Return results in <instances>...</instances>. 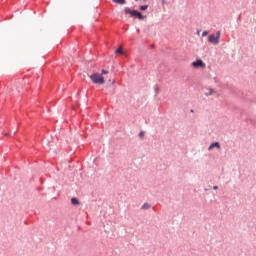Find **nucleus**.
Here are the masks:
<instances>
[{"label": "nucleus", "instance_id": "obj_1", "mask_svg": "<svg viewBox=\"0 0 256 256\" xmlns=\"http://www.w3.org/2000/svg\"><path fill=\"white\" fill-rule=\"evenodd\" d=\"M124 13L126 15H130V17H137V19L143 20V14L137 10H131V8L126 7L124 8Z\"/></svg>", "mask_w": 256, "mask_h": 256}, {"label": "nucleus", "instance_id": "obj_2", "mask_svg": "<svg viewBox=\"0 0 256 256\" xmlns=\"http://www.w3.org/2000/svg\"><path fill=\"white\" fill-rule=\"evenodd\" d=\"M90 79L92 83H95L96 85H103L105 83V78L102 74L94 73L90 76Z\"/></svg>", "mask_w": 256, "mask_h": 256}, {"label": "nucleus", "instance_id": "obj_3", "mask_svg": "<svg viewBox=\"0 0 256 256\" xmlns=\"http://www.w3.org/2000/svg\"><path fill=\"white\" fill-rule=\"evenodd\" d=\"M220 39H221V31H217L216 35L215 34H211L208 37L209 43H212L213 45H219Z\"/></svg>", "mask_w": 256, "mask_h": 256}, {"label": "nucleus", "instance_id": "obj_4", "mask_svg": "<svg viewBox=\"0 0 256 256\" xmlns=\"http://www.w3.org/2000/svg\"><path fill=\"white\" fill-rule=\"evenodd\" d=\"M192 67H194L195 69H205V64L203 60L197 59L196 61L192 62Z\"/></svg>", "mask_w": 256, "mask_h": 256}, {"label": "nucleus", "instance_id": "obj_5", "mask_svg": "<svg viewBox=\"0 0 256 256\" xmlns=\"http://www.w3.org/2000/svg\"><path fill=\"white\" fill-rule=\"evenodd\" d=\"M221 149V144L219 142H213L212 144H210V146L208 147L209 151H211V149Z\"/></svg>", "mask_w": 256, "mask_h": 256}, {"label": "nucleus", "instance_id": "obj_6", "mask_svg": "<svg viewBox=\"0 0 256 256\" xmlns=\"http://www.w3.org/2000/svg\"><path fill=\"white\" fill-rule=\"evenodd\" d=\"M141 209L143 211H147V209H151V204L149 203H144L142 206H141Z\"/></svg>", "mask_w": 256, "mask_h": 256}, {"label": "nucleus", "instance_id": "obj_7", "mask_svg": "<svg viewBox=\"0 0 256 256\" xmlns=\"http://www.w3.org/2000/svg\"><path fill=\"white\" fill-rule=\"evenodd\" d=\"M113 3H118V5H125V3H127L126 0H112Z\"/></svg>", "mask_w": 256, "mask_h": 256}, {"label": "nucleus", "instance_id": "obj_8", "mask_svg": "<svg viewBox=\"0 0 256 256\" xmlns=\"http://www.w3.org/2000/svg\"><path fill=\"white\" fill-rule=\"evenodd\" d=\"M116 55H123V48L122 47H119L118 49H116L115 51Z\"/></svg>", "mask_w": 256, "mask_h": 256}, {"label": "nucleus", "instance_id": "obj_9", "mask_svg": "<svg viewBox=\"0 0 256 256\" xmlns=\"http://www.w3.org/2000/svg\"><path fill=\"white\" fill-rule=\"evenodd\" d=\"M71 203H72V205H79V199H77V198H72V199H71Z\"/></svg>", "mask_w": 256, "mask_h": 256}, {"label": "nucleus", "instance_id": "obj_10", "mask_svg": "<svg viewBox=\"0 0 256 256\" xmlns=\"http://www.w3.org/2000/svg\"><path fill=\"white\" fill-rule=\"evenodd\" d=\"M147 9H149V5L140 6V11H147Z\"/></svg>", "mask_w": 256, "mask_h": 256}, {"label": "nucleus", "instance_id": "obj_11", "mask_svg": "<svg viewBox=\"0 0 256 256\" xmlns=\"http://www.w3.org/2000/svg\"><path fill=\"white\" fill-rule=\"evenodd\" d=\"M215 93L214 89H210L208 93H206V97H209V95H213Z\"/></svg>", "mask_w": 256, "mask_h": 256}, {"label": "nucleus", "instance_id": "obj_12", "mask_svg": "<svg viewBox=\"0 0 256 256\" xmlns=\"http://www.w3.org/2000/svg\"><path fill=\"white\" fill-rule=\"evenodd\" d=\"M207 35H209V31H203L202 32V37H207Z\"/></svg>", "mask_w": 256, "mask_h": 256}, {"label": "nucleus", "instance_id": "obj_13", "mask_svg": "<svg viewBox=\"0 0 256 256\" xmlns=\"http://www.w3.org/2000/svg\"><path fill=\"white\" fill-rule=\"evenodd\" d=\"M102 75H108L109 74V71L105 70V69H102L101 71Z\"/></svg>", "mask_w": 256, "mask_h": 256}, {"label": "nucleus", "instance_id": "obj_14", "mask_svg": "<svg viewBox=\"0 0 256 256\" xmlns=\"http://www.w3.org/2000/svg\"><path fill=\"white\" fill-rule=\"evenodd\" d=\"M154 91H155L156 95L159 94V86H155Z\"/></svg>", "mask_w": 256, "mask_h": 256}, {"label": "nucleus", "instance_id": "obj_15", "mask_svg": "<svg viewBox=\"0 0 256 256\" xmlns=\"http://www.w3.org/2000/svg\"><path fill=\"white\" fill-rule=\"evenodd\" d=\"M138 135H139V137H145V132L140 131V133Z\"/></svg>", "mask_w": 256, "mask_h": 256}, {"label": "nucleus", "instance_id": "obj_16", "mask_svg": "<svg viewBox=\"0 0 256 256\" xmlns=\"http://www.w3.org/2000/svg\"><path fill=\"white\" fill-rule=\"evenodd\" d=\"M213 189H214L215 191H217V189H219V187H218V186H213Z\"/></svg>", "mask_w": 256, "mask_h": 256}, {"label": "nucleus", "instance_id": "obj_17", "mask_svg": "<svg viewBox=\"0 0 256 256\" xmlns=\"http://www.w3.org/2000/svg\"><path fill=\"white\" fill-rule=\"evenodd\" d=\"M194 111H195V110L191 109V110H190V113H194Z\"/></svg>", "mask_w": 256, "mask_h": 256}]
</instances>
